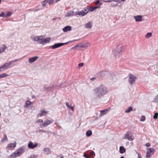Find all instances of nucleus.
<instances>
[{"label": "nucleus", "instance_id": "aec40b11", "mask_svg": "<svg viewBox=\"0 0 158 158\" xmlns=\"http://www.w3.org/2000/svg\"><path fill=\"white\" fill-rule=\"evenodd\" d=\"M126 151V149L124 147L121 146L119 148V152L121 154H123Z\"/></svg>", "mask_w": 158, "mask_h": 158}, {"label": "nucleus", "instance_id": "2f4dec72", "mask_svg": "<svg viewBox=\"0 0 158 158\" xmlns=\"http://www.w3.org/2000/svg\"><path fill=\"white\" fill-rule=\"evenodd\" d=\"M5 140H8V139L7 138V136L6 134H4V137L1 140V142H3Z\"/></svg>", "mask_w": 158, "mask_h": 158}, {"label": "nucleus", "instance_id": "0e129e2a", "mask_svg": "<svg viewBox=\"0 0 158 158\" xmlns=\"http://www.w3.org/2000/svg\"><path fill=\"white\" fill-rule=\"evenodd\" d=\"M60 0H56V2H58V1H60Z\"/></svg>", "mask_w": 158, "mask_h": 158}, {"label": "nucleus", "instance_id": "774afa93", "mask_svg": "<svg viewBox=\"0 0 158 158\" xmlns=\"http://www.w3.org/2000/svg\"><path fill=\"white\" fill-rule=\"evenodd\" d=\"M76 40H73V41H72L71 42H73V41H76Z\"/></svg>", "mask_w": 158, "mask_h": 158}, {"label": "nucleus", "instance_id": "3c124183", "mask_svg": "<svg viewBox=\"0 0 158 158\" xmlns=\"http://www.w3.org/2000/svg\"><path fill=\"white\" fill-rule=\"evenodd\" d=\"M90 155L91 156H92V155H95V153H94V151H91L90 152Z\"/></svg>", "mask_w": 158, "mask_h": 158}, {"label": "nucleus", "instance_id": "423d86ee", "mask_svg": "<svg viewBox=\"0 0 158 158\" xmlns=\"http://www.w3.org/2000/svg\"><path fill=\"white\" fill-rule=\"evenodd\" d=\"M43 35L40 36H35L34 35H32L31 36V39L35 41H37L38 43L39 42L41 41V40H42Z\"/></svg>", "mask_w": 158, "mask_h": 158}, {"label": "nucleus", "instance_id": "39448f33", "mask_svg": "<svg viewBox=\"0 0 158 158\" xmlns=\"http://www.w3.org/2000/svg\"><path fill=\"white\" fill-rule=\"evenodd\" d=\"M123 139H127L130 141H132L134 139L132 137V136L130 134V132L128 131H127L125 134Z\"/></svg>", "mask_w": 158, "mask_h": 158}, {"label": "nucleus", "instance_id": "e433bc0d", "mask_svg": "<svg viewBox=\"0 0 158 158\" xmlns=\"http://www.w3.org/2000/svg\"><path fill=\"white\" fill-rule=\"evenodd\" d=\"M36 132H44V133H47L48 134L49 133V132L47 131H45V130H38V131H36Z\"/></svg>", "mask_w": 158, "mask_h": 158}, {"label": "nucleus", "instance_id": "e2e57ef3", "mask_svg": "<svg viewBox=\"0 0 158 158\" xmlns=\"http://www.w3.org/2000/svg\"><path fill=\"white\" fill-rule=\"evenodd\" d=\"M35 98V96H33L32 97V98Z\"/></svg>", "mask_w": 158, "mask_h": 158}, {"label": "nucleus", "instance_id": "a211bd4d", "mask_svg": "<svg viewBox=\"0 0 158 158\" xmlns=\"http://www.w3.org/2000/svg\"><path fill=\"white\" fill-rule=\"evenodd\" d=\"M71 27L69 26H67L65 27L63 29V31L64 32H66L70 31L71 30Z\"/></svg>", "mask_w": 158, "mask_h": 158}, {"label": "nucleus", "instance_id": "bb28decb", "mask_svg": "<svg viewBox=\"0 0 158 158\" xmlns=\"http://www.w3.org/2000/svg\"><path fill=\"white\" fill-rule=\"evenodd\" d=\"M100 7V6H96L94 7H89V10L91 12L94 11L95 10L98 8Z\"/></svg>", "mask_w": 158, "mask_h": 158}, {"label": "nucleus", "instance_id": "ea45409f", "mask_svg": "<svg viewBox=\"0 0 158 158\" xmlns=\"http://www.w3.org/2000/svg\"><path fill=\"white\" fill-rule=\"evenodd\" d=\"M154 101L156 103H158V94L156 96L154 99Z\"/></svg>", "mask_w": 158, "mask_h": 158}, {"label": "nucleus", "instance_id": "f704fd0d", "mask_svg": "<svg viewBox=\"0 0 158 158\" xmlns=\"http://www.w3.org/2000/svg\"><path fill=\"white\" fill-rule=\"evenodd\" d=\"M86 14L90 11L89 8L85 7L84 8V11Z\"/></svg>", "mask_w": 158, "mask_h": 158}, {"label": "nucleus", "instance_id": "dca6fc26", "mask_svg": "<svg viewBox=\"0 0 158 158\" xmlns=\"http://www.w3.org/2000/svg\"><path fill=\"white\" fill-rule=\"evenodd\" d=\"M93 22L92 21H89L85 25V27L88 29H90L92 28L93 25Z\"/></svg>", "mask_w": 158, "mask_h": 158}, {"label": "nucleus", "instance_id": "b1692460", "mask_svg": "<svg viewBox=\"0 0 158 158\" xmlns=\"http://www.w3.org/2000/svg\"><path fill=\"white\" fill-rule=\"evenodd\" d=\"M17 156H17V154L16 153V152H15L12 153L11 155L10 156V158H14Z\"/></svg>", "mask_w": 158, "mask_h": 158}, {"label": "nucleus", "instance_id": "6ab92c4d", "mask_svg": "<svg viewBox=\"0 0 158 158\" xmlns=\"http://www.w3.org/2000/svg\"><path fill=\"white\" fill-rule=\"evenodd\" d=\"M53 88V86L49 87H48L47 86H45L44 87V90L47 92H49L50 91L52 90Z\"/></svg>", "mask_w": 158, "mask_h": 158}, {"label": "nucleus", "instance_id": "79ce46f5", "mask_svg": "<svg viewBox=\"0 0 158 158\" xmlns=\"http://www.w3.org/2000/svg\"><path fill=\"white\" fill-rule=\"evenodd\" d=\"M11 14L12 13L10 12H8L6 15L5 17H8L11 15Z\"/></svg>", "mask_w": 158, "mask_h": 158}, {"label": "nucleus", "instance_id": "6e6d98bb", "mask_svg": "<svg viewBox=\"0 0 158 158\" xmlns=\"http://www.w3.org/2000/svg\"><path fill=\"white\" fill-rule=\"evenodd\" d=\"M66 105L67 107H69V106H70L69 105V103L68 102H66Z\"/></svg>", "mask_w": 158, "mask_h": 158}, {"label": "nucleus", "instance_id": "603ef678", "mask_svg": "<svg viewBox=\"0 0 158 158\" xmlns=\"http://www.w3.org/2000/svg\"><path fill=\"white\" fill-rule=\"evenodd\" d=\"M137 154H138V158H142L141 156L140 153L139 152H137Z\"/></svg>", "mask_w": 158, "mask_h": 158}, {"label": "nucleus", "instance_id": "a19ab883", "mask_svg": "<svg viewBox=\"0 0 158 158\" xmlns=\"http://www.w3.org/2000/svg\"><path fill=\"white\" fill-rule=\"evenodd\" d=\"M158 117V113H156L155 114L154 116H153V118L154 119H156Z\"/></svg>", "mask_w": 158, "mask_h": 158}, {"label": "nucleus", "instance_id": "0eeeda50", "mask_svg": "<svg viewBox=\"0 0 158 158\" xmlns=\"http://www.w3.org/2000/svg\"><path fill=\"white\" fill-rule=\"evenodd\" d=\"M136 78V77L134 75L130 74L129 77V82L131 85L134 84L135 83V80Z\"/></svg>", "mask_w": 158, "mask_h": 158}, {"label": "nucleus", "instance_id": "473e14b6", "mask_svg": "<svg viewBox=\"0 0 158 158\" xmlns=\"http://www.w3.org/2000/svg\"><path fill=\"white\" fill-rule=\"evenodd\" d=\"M152 36V34L151 32H148V33L146 35V37L147 38H149L151 37Z\"/></svg>", "mask_w": 158, "mask_h": 158}, {"label": "nucleus", "instance_id": "9d476101", "mask_svg": "<svg viewBox=\"0 0 158 158\" xmlns=\"http://www.w3.org/2000/svg\"><path fill=\"white\" fill-rule=\"evenodd\" d=\"M42 40L41 41L39 42L38 43L40 44H45L48 43L51 40V38L48 37L46 39H44V37L43 35Z\"/></svg>", "mask_w": 158, "mask_h": 158}, {"label": "nucleus", "instance_id": "052dcab7", "mask_svg": "<svg viewBox=\"0 0 158 158\" xmlns=\"http://www.w3.org/2000/svg\"><path fill=\"white\" fill-rule=\"evenodd\" d=\"M60 157L61 158H64V156L62 155H60Z\"/></svg>", "mask_w": 158, "mask_h": 158}, {"label": "nucleus", "instance_id": "bf43d9fd", "mask_svg": "<svg viewBox=\"0 0 158 158\" xmlns=\"http://www.w3.org/2000/svg\"><path fill=\"white\" fill-rule=\"evenodd\" d=\"M96 78L95 77H93L90 79L91 81H94L95 79Z\"/></svg>", "mask_w": 158, "mask_h": 158}, {"label": "nucleus", "instance_id": "680f3d73", "mask_svg": "<svg viewBox=\"0 0 158 158\" xmlns=\"http://www.w3.org/2000/svg\"><path fill=\"white\" fill-rule=\"evenodd\" d=\"M99 6H101V5H102V3H100L99 2Z\"/></svg>", "mask_w": 158, "mask_h": 158}, {"label": "nucleus", "instance_id": "f03ea898", "mask_svg": "<svg viewBox=\"0 0 158 158\" xmlns=\"http://www.w3.org/2000/svg\"><path fill=\"white\" fill-rule=\"evenodd\" d=\"M122 52V48L120 46H118L113 51V54L116 59L118 58Z\"/></svg>", "mask_w": 158, "mask_h": 158}, {"label": "nucleus", "instance_id": "393cba45", "mask_svg": "<svg viewBox=\"0 0 158 158\" xmlns=\"http://www.w3.org/2000/svg\"><path fill=\"white\" fill-rule=\"evenodd\" d=\"M74 12L72 10L69 11L66 14V16L68 17L70 16L73 15Z\"/></svg>", "mask_w": 158, "mask_h": 158}, {"label": "nucleus", "instance_id": "5701e85b", "mask_svg": "<svg viewBox=\"0 0 158 158\" xmlns=\"http://www.w3.org/2000/svg\"><path fill=\"white\" fill-rule=\"evenodd\" d=\"M45 153L47 154H49L51 153V150L49 148H46L44 149Z\"/></svg>", "mask_w": 158, "mask_h": 158}, {"label": "nucleus", "instance_id": "8fccbe9b", "mask_svg": "<svg viewBox=\"0 0 158 158\" xmlns=\"http://www.w3.org/2000/svg\"><path fill=\"white\" fill-rule=\"evenodd\" d=\"M36 156L35 155H31L30 158H35Z\"/></svg>", "mask_w": 158, "mask_h": 158}, {"label": "nucleus", "instance_id": "20e7f679", "mask_svg": "<svg viewBox=\"0 0 158 158\" xmlns=\"http://www.w3.org/2000/svg\"><path fill=\"white\" fill-rule=\"evenodd\" d=\"M148 151L147 152L146 157L150 158L151 155H152L155 152V149L153 148H147Z\"/></svg>", "mask_w": 158, "mask_h": 158}, {"label": "nucleus", "instance_id": "a878e982", "mask_svg": "<svg viewBox=\"0 0 158 158\" xmlns=\"http://www.w3.org/2000/svg\"><path fill=\"white\" fill-rule=\"evenodd\" d=\"M32 103V102H31L29 101H27L25 103L24 107L26 108H27Z\"/></svg>", "mask_w": 158, "mask_h": 158}, {"label": "nucleus", "instance_id": "c03bdc74", "mask_svg": "<svg viewBox=\"0 0 158 158\" xmlns=\"http://www.w3.org/2000/svg\"><path fill=\"white\" fill-rule=\"evenodd\" d=\"M145 116H141V118L140 119V121L142 122L144 121L145 120Z\"/></svg>", "mask_w": 158, "mask_h": 158}, {"label": "nucleus", "instance_id": "f257e3e1", "mask_svg": "<svg viewBox=\"0 0 158 158\" xmlns=\"http://www.w3.org/2000/svg\"><path fill=\"white\" fill-rule=\"evenodd\" d=\"M93 91L94 95L99 98H102L108 92L107 88L102 85L94 89Z\"/></svg>", "mask_w": 158, "mask_h": 158}, {"label": "nucleus", "instance_id": "4c0bfd02", "mask_svg": "<svg viewBox=\"0 0 158 158\" xmlns=\"http://www.w3.org/2000/svg\"><path fill=\"white\" fill-rule=\"evenodd\" d=\"M83 45H84L83 44H79L78 45L75 46V47H76V48L79 47V48H83Z\"/></svg>", "mask_w": 158, "mask_h": 158}, {"label": "nucleus", "instance_id": "7c9ffc66", "mask_svg": "<svg viewBox=\"0 0 158 158\" xmlns=\"http://www.w3.org/2000/svg\"><path fill=\"white\" fill-rule=\"evenodd\" d=\"M8 76V74L6 73H3L0 74V78H2L4 77H6Z\"/></svg>", "mask_w": 158, "mask_h": 158}, {"label": "nucleus", "instance_id": "338daca9", "mask_svg": "<svg viewBox=\"0 0 158 158\" xmlns=\"http://www.w3.org/2000/svg\"><path fill=\"white\" fill-rule=\"evenodd\" d=\"M121 1L122 2H124V1H125V0H121Z\"/></svg>", "mask_w": 158, "mask_h": 158}, {"label": "nucleus", "instance_id": "37998d69", "mask_svg": "<svg viewBox=\"0 0 158 158\" xmlns=\"http://www.w3.org/2000/svg\"><path fill=\"white\" fill-rule=\"evenodd\" d=\"M47 3L45 0L42 2V4L43 7H44L45 6L46 4Z\"/></svg>", "mask_w": 158, "mask_h": 158}, {"label": "nucleus", "instance_id": "58836bf2", "mask_svg": "<svg viewBox=\"0 0 158 158\" xmlns=\"http://www.w3.org/2000/svg\"><path fill=\"white\" fill-rule=\"evenodd\" d=\"M45 1L49 4H51L54 2V0H45Z\"/></svg>", "mask_w": 158, "mask_h": 158}, {"label": "nucleus", "instance_id": "7ed1b4c3", "mask_svg": "<svg viewBox=\"0 0 158 158\" xmlns=\"http://www.w3.org/2000/svg\"><path fill=\"white\" fill-rule=\"evenodd\" d=\"M20 59H17L10 61L7 63H4L2 65L3 69H4L5 70L6 69L9 68V66H10L11 64L13 62L17 61L19 60Z\"/></svg>", "mask_w": 158, "mask_h": 158}, {"label": "nucleus", "instance_id": "09e8293b", "mask_svg": "<svg viewBox=\"0 0 158 158\" xmlns=\"http://www.w3.org/2000/svg\"><path fill=\"white\" fill-rule=\"evenodd\" d=\"M84 156L86 158H90V156H89L88 155H87L86 154H85V153H84Z\"/></svg>", "mask_w": 158, "mask_h": 158}, {"label": "nucleus", "instance_id": "4d7b16f0", "mask_svg": "<svg viewBox=\"0 0 158 158\" xmlns=\"http://www.w3.org/2000/svg\"><path fill=\"white\" fill-rule=\"evenodd\" d=\"M100 2V1L99 0H97L95 2V4L96 5L99 4Z\"/></svg>", "mask_w": 158, "mask_h": 158}, {"label": "nucleus", "instance_id": "13d9d810", "mask_svg": "<svg viewBox=\"0 0 158 158\" xmlns=\"http://www.w3.org/2000/svg\"><path fill=\"white\" fill-rule=\"evenodd\" d=\"M0 69H1V71H3L5 70L4 69H3L2 66L0 67Z\"/></svg>", "mask_w": 158, "mask_h": 158}, {"label": "nucleus", "instance_id": "72a5a7b5", "mask_svg": "<svg viewBox=\"0 0 158 158\" xmlns=\"http://www.w3.org/2000/svg\"><path fill=\"white\" fill-rule=\"evenodd\" d=\"M119 0H106V1H104L105 2H118Z\"/></svg>", "mask_w": 158, "mask_h": 158}, {"label": "nucleus", "instance_id": "864d4df0", "mask_svg": "<svg viewBox=\"0 0 158 158\" xmlns=\"http://www.w3.org/2000/svg\"><path fill=\"white\" fill-rule=\"evenodd\" d=\"M150 143H147L145 144V146L147 147H150Z\"/></svg>", "mask_w": 158, "mask_h": 158}, {"label": "nucleus", "instance_id": "c85d7f7f", "mask_svg": "<svg viewBox=\"0 0 158 158\" xmlns=\"http://www.w3.org/2000/svg\"><path fill=\"white\" fill-rule=\"evenodd\" d=\"M86 14L83 10L81 11L80 12H78L77 14V15H81L82 16H84Z\"/></svg>", "mask_w": 158, "mask_h": 158}, {"label": "nucleus", "instance_id": "1a4fd4ad", "mask_svg": "<svg viewBox=\"0 0 158 158\" xmlns=\"http://www.w3.org/2000/svg\"><path fill=\"white\" fill-rule=\"evenodd\" d=\"M69 42H68L65 43H58L57 44H55L54 45H52L51 47H50V48L51 47L52 49H54L59 48L64 45L68 43Z\"/></svg>", "mask_w": 158, "mask_h": 158}, {"label": "nucleus", "instance_id": "f3484780", "mask_svg": "<svg viewBox=\"0 0 158 158\" xmlns=\"http://www.w3.org/2000/svg\"><path fill=\"white\" fill-rule=\"evenodd\" d=\"M48 112L44 110H42L40 111V113L38 114L37 116L38 117H41L46 115Z\"/></svg>", "mask_w": 158, "mask_h": 158}, {"label": "nucleus", "instance_id": "5fc2aeb1", "mask_svg": "<svg viewBox=\"0 0 158 158\" xmlns=\"http://www.w3.org/2000/svg\"><path fill=\"white\" fill-rule=\"evenodd\" d=\"M84 65V64L83 63H81L78 64V66L79 67H82Z\"/></svg>", "mask_w": 158, "mask_h": 158}, {"label": "nucleus", "instance_id": "f8f14e48", "mask_svg": "<svg viewBox=\"0 0 158 158\" xmlns=\"http://www.w3.org/2000/svg\"><path fill=\"white\" fill-rule=\"evenodd\" d=\"M38 146V143H35L34 144H33V143L30 141L28 144V147L32 149H34V148Z\"/></svg>", "mask_w": 158, "mask_h": 158}, {"label": "nucleus", "instance_id": "a18cd8bd", "mask_svg": "<svg viewBox=\"0 0 158 158\" xmlns=\"http://www.w3.org/2000/svg\"><path fill=\"white\" fill-rule=\"evenodd\" d=\"M6 15H5L4 12H2L0 14V17H5Z\"/></svg>", "mask_w": 158, "mask_h": 158}, {"label": "nucleus", "instance_id": "ddd939ff", "mask_svg": "<svg viewBox=\"0 0 158 158\" xmlns=\"http://www.w3.org/2000/svg\"><path fill=\"white\" fill-rule=\"evenodd\" d=\"M110 110V108H108L104 110H101L100 111V113L99 114V116L100 117H102L103 116L106 114Z\"/></svg>", "mask_w": 158, "mask_h": 158}, {"label": "nucleus", "instance_id": "c9c22d12", "mask_svg": "<svg viewBox=\"0 0 158 158\" xmlns=\"http://www.w3.org/2000/svg\"><path fill=\"white\" fill-rule=\"evenodd\" d=\"M84 44V45L83 46V48H87L90 45V43H86V44Z\"/></svg>", "mask_w": 158, "mask_h": 158}, {"label": "nucleus", "instance_id": "c756f323", "mask_svg": "<svg viewBox=\"0 0 158 158\" xmlns=\"http://www.w3.org/2000/svg\"><path fill=\"white\" fill-rule=\"evenodd\" d=\"M132 108L131 107H129L127 110H125V112L126 113H128L132 111Z\"/></svg>", "mask_w": 158, "mask_h": 158}, {"label": "nucleus", "instance_id": "6e6552de", "mask_svg": "<svg viewBox=\"0 0 158 158\" xmlns=\"http://www.w3.org/2000/svg\"><path fill=\"white\" fill-rule=\"evenodd\" d=\"M46 121H44L43 123L40 125V127L41 128L44 127H47L48 125H49L53 122L52 120H49L48 118L46 119Z\"/></svg>", "mask_w": 158, "mask_h": 158}, {"label": "nucleus", "instance_id": "2eb2a0df", "mask_svg": "<svg viewBox=\"0 0 158 158\" xmlns=\"http://www.w3.org/2000/svg\"><path fill=\"white\" fill-rule=\"evenodd\" d=\"M39 57L35 56L33 57L30 58L29 59L28 61L30 63H32L36 61L38 59Z\"/></svg>", "mask_w": 158, "mask_h": 158}, {"label": "nucleus", "instance_id": "412c9836", "mask_svg": "<svg viewBox=\"0 0 158 158\" xmlns=\"http://www.w3.org/2000/svg\"><path fill=\"white\" fill-rule=\"evenodd\" d=\"M16 142H15L14 143H10L8 145V146L10 148H15V147L16 145Z\"/></svg>", "mask_w": 158, "mask_h": 158}, {"label": "nucleus", "instance_id": "4be33fe9", "mask_svg": "<svg viewBox=\"0 0 158 158\" xmlns=\"http://www.w3.org/2000/svg\"><path fill=\"white\" fill-rule=\"evenodd\" d=\"M6 48V46L5 45H3L2 46L0 47V54L3 52Z\"/></svg>", "mask_w": 158, "mask_h": 158}, {"label": "nucleus", "instance_id": "9b49d317", "mask_svg": "<svg viewBox=\"0 0 158 158\" xmlns=\"http://www.w3.org/2000/svg\"><path fill=\"white\" fill-rule=\"evenodd\" d=\"M25 151L24 148L23 147H21L19 148L16 152L17 156H19L24 152Z\"/></svg>", "mask_w": 158, "mask_h": 158}, {"label": "nucleus", "instance_id": "69168bd1", "mask_svg": "<svg viewBox=\"0 0 158 158\" xmlns=\"http://www.w3.org/2000/svg\"><path fill=\"white\" fill-rule=\"evenodd\" d=\"M120 158H124V157L123 156L121 157Z\"/></svg>", "mask_w": 158, "mask_h": 158}, {"label": "nucleus", "instance_id": "4468645a", "mask_svg": "<svg viewBox=\"0 0 158 158\" xmlns=\"http://www.w3.org/2000/svg\"><path fill=\"white\" fill-rule=\"evenodd\" d=\"M134 18L136 22L141 21L142 20V16L141 15H138L134 17Z\"/></svg>", "mask_w": 158, "mask_h": 158}, {"label": "nucleus", "instance_id": "cd10ccee", "mask_svg": "<svg viewBox=\"0 0 158 158\" xmlns=\"http://www.w3.org/2000/svg\"><path fill=\"white\" fill-rule=\"evenodd\" d=\"M92 134V132L91 130H89L87 131L86 133V136L88 137L90 136Z\"/></svg>", "mask_w": 158, "mask_h": 158}, {"label": "nucleus", "instance_id": "de8ad7c7", "mask_svg": "<svg viewBox=\"0 0 158 158\" xmlns=\"http://www.w3.org/2000/svg\"><path fill=\"white\" fill-rule=\"evenodd\" d=\"M68 108L69 109H71L73 111L74 110V108L73 106H69V107H68Z\"/></svg>", "mask_w": 158, "mask_h": 158}, {"label": "nucleus", "instance_id": "49530a36", "mask_svg": "<svg viewBox=\"0 0 158 158\" xmlns=\"http://www.w3.org/2000/svg\"><path fill=\"white\" fill-rule=\"evenodd\" d=\"M43 121L42 119H39L36 121V123H43Z\"/></svg>", "mask_w": 158, "mask_h": 158}]
</instances>
